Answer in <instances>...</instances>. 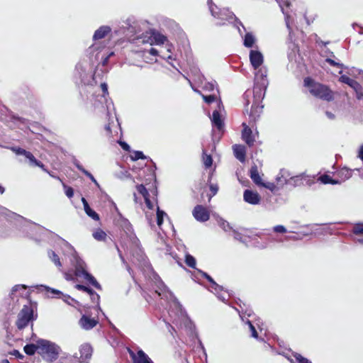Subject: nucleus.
Here are the masks:
<instances>
[{"mask_svg":"<svg viewBox=\"0 0 363 363\" xmlns=\"http://www.w3.org/2000/svg\"><path fill=\"white\" fill-rule=\"evenodd\" d=\"M111 31V28L108 26H100L93 35V40H99L104 38Z\"/></svg>","mask_w":363,"mask_h":363,"instance_id":"nucleus-25","label":"nucleus"},{"mask_svg":"<svg viewBox=\"0 0 363 363\" xmlns=\"http://www.w3.org/2000/svg\"><path fill=\"white\" fill-rule=\"evenodd\" d=\"M118 143L124 150L128 151L130 150V146L125 142L119 141Z\"/></svg>","mask_w":363,"mask_h":363,"instance_id":"nucleus-64","label":"nucleus"},{"mask_svg":"<svg viewBox=\"0 0 363 363\" xmlns=\"http://www.w3.org/2000/svg\"><path fill=\"white\" fill-rule=\"evenodd\" d=\"M255 35L251 32H247L243 37V45L247 48H252L256 42Z\"/></svg>","mask_w":363,"mask_h":363,"instance_id":"nucleus-31","label":"nucleus"},{"mask_svg":"<svg viewBox=\"0 0 363 363\" xmlns=\"http://www.w3.org/2000/svg\"><path fill=\"white\" fill-rule=\"evenodd\" d=\"M304 86L309 89V91H330L328 87L317 83L311 77H306L303 80Z\"/></svg>","mask_w":363,"mask_h":363,"instance_id":"nucleus-20","label":"nucleus"},{"mask_svg":"<svg viewBox=\"0 0 363 363\" xmlns=\"http://www.w3.org/2000/svg\"><path fill=\"white\" fill-rule=\"evenodd\" d=\"M273 230L277 233H286V228L281 225H276L273 228Z\"/></svg>","mask_w":363,"mask_h":363,"instance_id":"nucleus-59","label":"nucleus"},{"mask_svg":"<svg viewBox=\"0 0 363 363\" xmlns=\"http://www.w3.org/2000/svg\"><path fill=\"white\" fill-rule=\"evenodd\" d=\"M199 272L211 283V291L217 295L218 298L223 301H225L228 297L229 296L227 292H223L220 294L223 289V287L218 285L217 283L214 281V280L206 273L199 270Z\"/></svg>","mask_w":363,"mask_h":363,"instance_id":"nucleus-11","label":"nucleus"},{"mask_svg":"<svg viewBox=\"0 0 363 363\" xmlns=\"http://www.w3.org/2000/svg\"><path fill=\"white\" fill-rule=\"evenodd\" d=\"M82 203L84 205V211L86 212V213L89 217H91L92 219H94L95 220H99V215L94 210H92L90 208V206H89V203L86 201V200L84 198H82Z\"/></svg>","mask_w":363,"mask_h":363,"instance_id":"nucleus-34","label":"nucleus"},{"mask_svg":"<svg viewBox=\"0 0 363 363\" xmlns=\"http://www.w3.org/2000/svg\"><path fill=\"white\" fill-rule=\"evenodd\" d=\"M137 191L140 194L142 195L145 200V206L147 208L148 211H145L146 218L147 219L150 225H152V216L153 215V211L155 210V206H156V211H157V224L158 226H161L164 218L167 216V213L161 211L158 206L157 205V199L153 197L152 199L150 198V194L145 188V186L143 184L136 186Z\"/></svg>","mask_w":363,"mask_h":363,"instance_id":"nucleus-4","label":"nucleus"},{"mask_svg":"<svg viewBox=\"0 0 363 363\" xmlns=\"http://www.w3.org/2000/svg\"><path fill=\"white\" fill-rule=\"evenodd\" d=\"M51 294L53 295H62V298L63 301L66 303H67L69 305H73L74 303H76L77 301L72 298L69 296L63 295L60 291L55 290V289H50Z\"/></svg>","mask_w":363,"mask_h":363,"instance_id":"nucleus-38","label":"nucleus"},{"mask_svg":"<svg viewBox=\"0 0 363 363\" xmlns=\"http://www.w3.org/2000/svg\"><path fill=\"white\" fill-rule=\"evenodd\" d=\"M48 256L52 262L58 267H62V264L60 262V258L58 255L53 251L50 250L48 252Z\"/></svg>","mask_w":363,"mask_h":363,"instance_id":"nucleus-44","label":"nucleus"},{"mask_svg":"<svg viewBox=\"0 0 363 363\" xmlns=\"http://www.w3.org/2000/svg\"><path fill=\"white\" fill-rule=\"evenodd\" d=\"M308 177L304 173L296 176L291 174L288 185L293 186H300L303 184V181L306 180Z\"/></svg>","mask_w":363,"mask_h":363,"instance_id":"nucleus-28","label":"nucleus"},{"mask_svg":"<svg viewBox=\"0 0 363 363\" xmlns=\"http://www.w3.org/2000/svg\"><path fill=\"white\" fill-rule=\"evenodd\" d=\"M79 357L74 356L75 358L78 359L79 362H85L86 359L91 358L92 354V347L89 344L84 343L79 347Z\"/></svg>","mask_w":363,"mask_h":363,"instance_id":"nucleus-21","label":"nucleus"},{"mask_svg":"<svg viewBox=\"0 0 363 363\" xmlns=\"http://www.w3.org/2000/svg\"><path fill=\"white\" fill-rule=\"evenodd\" d=\"M247 323L249 325L250 331H251V336L254 338L257 339L258 338V334L255 329V327L253 324H252L251 321L247 320Z\"/></svg>","mask_w":363,"mask_h":363,"instance_id":"nucleus-53","label":"nucleus"},{"mask_svg":"<svg viewBox=\"0 0 363 363\" xmlns=\"http://www.w3.org/2000/svg\"><path fill=\"white\" fill-rule=\"evenodd\" d=\"M99 48V46L98 45L94 44L88 48L87 52H88L89 55H94V51L98 50Z\"/></svg>","mask_w":363,"mask_h":363,"instance_id":"nucleus-62","label":"nucleus"},{"mask_svg":"<svg viewBox=\"0 0 363 363\" xmlns=\"http://www.w3.org/2000/svg\"><path fill=\"white\" fill-rule=\"evenodd\" d=\"M291 174L286 169H281L276 177V182L278 185L283 186L289 184Z\"/></svg>","mask_w":363,"mask_h":363,"instance_id":"nucleus-24","label":"nucleus"},{"mask_svg":"<svg viewBox=\"0 0 363 363\" xmlns=\"http://www.w3.org/2000/svg\"><path fill=\"white\" fill-rule=\"evenodd\" d=\"M293 356L298 363H311L308 359L302 357L300 354L295 353Z\"/></svg>","mask_w":363,"mask_h":363,"instance_id":"nucleus-51","label":"nucleus"},{"mask_svg":"<svg viewBox=\"0 0 363 363\" xmlns=\"http://www.w3.org/2000/svg\"><path fill=\"white\" fill-rule=\"evenodd\" d=\"M98 323V319L91 318L89 315L84 314L79 320V325L83 330H89L94 328Z\"/></svg>","mask_w":363,"mask_h":363,"instance_id":"nucleus-15","label":"nucleus"},{"mask_svg":"<svg viewBox=\"0 0 363 363\" xmlns=\"http://www.w3.org/2000/svg\"><path fill=\"white\" fill-rule=\"evenodd\" d=\"M250 172L252 180L255 184L260 186V185L262 184V180L260 175L259 174L257 167L256 165L252 166Z\"/></svg>","mask_w":363,"mask_h":363,"instance_id":"nucleus-33","label":"nucleus"},{"mask_svg":"<svg viewBox=\"0 0 363 363\" xmlns=\"http://www.w3.org/2000/svg\"><path fill=\"white\" fill-rule=\"evenodd\" d=\"M194 218L200 222L207 221L210 218V214L206 208L201 205H197L192 211Z\"/></svg>","mask_w":363,"mask_h":363,"instance_id":"nucleus-13","label":"nucleus"},{"mask_svg":"<svg viewBox=\"0 0 363 363\" xmlns=\"http://www.w3.org/2000/svg\"><path fill=\"white\" fill-rule=\"evenodd\" d=\"M353 233L354 234H363V223L356 224L353 228Z\"/></svg>","mask_w":363,"mask_h":363,"instance_id":"nucleus-54","label":"nucleus"},{"mask_svg":"<svg viewBox=\"0 0 363 363\" xmlns=\"http://www.w3.org/2000/svg\"><path fill=\"white\" fill-rule=\"evenodd\" d=\"M152 45H164L165 42L167 41V38L165 35L161 34L160 33L156 31L155 30H152Z\"/></svg>","mask_w":363,"mask_h":363,"instance_id":"nucleus-30","label":"nucleus"},{"mask_svg":"<svg viewBox=\"0 0 363 363\" xmlns=\"http://www.w3.org/2000/svg\"><path fill=\"white\" fill-rule=\"evenodd\" d=\"M11 150L18 155H23L25 157L28 151L21 147H12Z\"/></svg>","mask_w":363,"mask_h":363,"instance_id":"nucleus-57","label":"nucleus"},{"mask_svg":"<svg viewBox=\"0 0 363 363\" xmlns=\"http://www.w3.org/2000/svg\"><path fill=\"white\" fill-rule=\"evenodd\" d=\"M185 262L189 267L191 268L196 267V262L195 258L189 254L186 255L185 256Z\"/></svg>","mask_w":363,"mask_h":363,"instance_id":"nucleus-48","label":"nucleus"},{"mask_svg":"<svg viewBox=\"0 0 363 363\" xmlns=\"http://www.w3.org/2000/svg\"><path fill=\"white\" fill-rule=\"evenodd\" d=\"M232 233H233V236L234 237V238L235 240H238L242 242H247V239L246 238H243L241 233L238 232L235 229H233L232 230Z\"/></svg>","mask_w":363,"mask_h":363,"instance_id":"nucleus-50","label":"nucleus"},{"mask_svg":"<svg viewBox=\"0 0 363 363\" xmlns=\"http://www.w3.org/2000/svg\"><path fill=\"white\" fill-rule=\"evenodd\" d=\"M33 316V310L30 306H24L18 314L16 325L18 328H25Z\"/></svg>","mask_w":363,"mask_h":363,"instance_id":"nucleus-10","label":"nucleus"},{"mask_svg":"<svg viewBox=\"0 0 363 363\" xmlns=\"http://www.w3.org/2000/svg\"><path fill=\"white\" fill-rule=\"evenodd\" d=\"M243 127L242 138L249 146H252L255 140V136L252 135V130L245 123H243Z\"/></svg>","mask_w":363,"mask_h":363,"instance_id":"nucleus-23","label":"nucleus"},{"mask_svg":"<svg viewBox=\"0 0 363 363\" xmlns=\"http://www.w3.org/2000/svg\"><path fill=\"white\" fill-rule=\"evenodd\" d=\"M249 58L250 64L255 69L259 68L264 62L262 53L257 50H251L250 51Z\"/></svg>","mask_w":363,"mask_h":363,"instance_id":"nucleus-16","label":"nucleus"},{"mask_svg":"<svg viewBox=\"0 0 363 363\" xmlns=\"http://www.w3.org/2000/svg\"><path fill=\"white\" fill-rule=\"evenodd\" d=\"M75 77L80 79V83L84 85H92L95 82V77L91 72L87 69V65L83 63H78L76 65Z\"/></svg>","mask_w":363,"mask_h":363,"instance_id":"nucleus-8","label":"nucleus"},{"mask_svg":"<svg viewBox=\"0 0 363 363\" xmlns=\"http://www.w3.org/2000/svg\"><path fill=\"white\" fill-rule=\"evenodd\" d=\"M202 97L206 104H210L213 102H216L218 104V108H219V104L223 105L221 104V101H220V96L218 95H216V94L208 95V96L202 95Z\"/></svg>","mask_w":363,"mask_h":363,"instance_id":"nucleus-36","label":"nucleus"},{"mask_svg":"<svg viewBox=\"0 0 363 363\" xmlns=\"http://www.w3.org/2000/svg\"><path fill=\"white\" fill-rule=\"evenodd\" d=\"M27 296L26 286L24 285H16L15 286L11 293L12 299L18 297H26Z\"/></svg>","mask_w":363,"mask_h":363,"instance_id":"nucleus-27","label":"nucleus"},{"mask_svg":"<svg viewBox=\"0 0 363 363\" xmlns=\"http://www.w3.org/2000/svg\"><path fill=\"white\" fill-rule=\"evenodd\" d=\"M122 33L132 38L141 32L140 23L130 16L122 21Z\"/></svg>","mask_w":363,"mask_h":363,"instance_id":"nucleus-7","label":"nucleus"},{"mask_svg":"<svg viewBox=\"0 0 363 363\" xmlns=\"http://www.w3.org/2000/svg\"><path fill=\"white\" fill-rule=\"evenodd\" d=\"M9 217L16 220H24L23 218L12 212H9Z\"/></svg>","mask_w":363,"mask_h":363,"instance_id":"nucleus-63","label":"nucleus"},{"mask_svg":"<svg viewBox=\"0 0 363 363\" xmlns=\"http://www.w3.org/2000/svg\"><path fill=\"white\" fill-rule=\"evenodd\" d=\"M162 289H160V291H156L159 296H161L162 298H170L171 302V309L169 312V315L173 318V323L175 324H180L182 325V323H184L185 325L189 323L190 321L186 314V312L182 309L181 304L176 299V298L173 296V294L169 291L167 286L163 284Z\"/></svg>","mask_w":363,"mask_h":363,"instance_id":"nucleus-3","label":"nucleus"},{"mask_svg":"<svg viewBox=\"0 0 363 363\" xmlns=\"http://www.w3.org/2000/svg\"><path fill=\"white\" fill-rule=\"evenodd\" d=\"M93 237L98 241H104L106 238V233L101 229H97L93 233Z\"/></svg>","mask_w":363,"mask_h":363,"instance_id":"nucleus-43","label":"nucleus"},{"mask_svg":"<svg viewBox=\"0 0 363 363\" xmlns=\"http://www.w3.org/2000/svg\"><path fill=\"white\" fill-rule=\"evenodd\" d=\"M203 162L206 168H209L211 167L213 163L212 157L210 155L206 154V152H203Z\"/></svg>","mask_w":363,"mask_h":363,"instance_id":"nucleus-47","label":"nucleus"},{"mask_svg":"<svg viewBox=\"0 0 363 363\" xmlns=\"http://www.w3.org/2000/svg\"><path fill=\"white\" fill-rule=\"evenodd\" d=\"M65 250L70 256V262L75 267L74 275L76 277H82L86 281L92 284L96 289H101L100 284L95 278L86 270V264L78 256L74 248L68 242L64 243Z\"/></svg>","mask_w":363,"mask_h":363,"instance_id":"nucleus-2","label":"nucleus"},{"mask_svg":"<svg viewBox=\"0 0 363 363\" xmlns=\"http://www.w3.org/2000/svg\"><path fill=\"white\" fill-rule=\"evenodd\" d=\"M63 186L65 190V194L68 198H72L74 196V190L72 187L66 186L63 184Z\"/></svg>","mask_w":363,"mask_h":363,"instance_id":"nucleus-56","label":"nucleus"},{"mask_svg":"<svg viewBox=\"0 0 363 363\" xmlns=\"http://www.w3.org/2000/svg\"><path fill=\"white\" fill-rule=\"evenodd\" d=\"M340 82L349 85L351 88L354 89V91H357L359 86V84L357 82L350 78L347 75H341L340 77Z\"/></svg>","mask_w":363,"mask_h":363,"instance_id":"nucleus-35","label":"nucleus"},{"mask_svg":"<svg viewBox=\"0 0 363 363\" xmlns=\"http://www.w3.org/2000/svg\"><path fill=\"white\" fill-rule=\"evenodd\" d=\"M152 30L150 29L142 34H138L132 39L135 43L149 44L152 45Z\"/></svg>","mask_w":363,"mask_h":363,"instance_id":"nucleus-18","label":"nucleus"},{"mask_svg":"<svg viewBox=\"0 0 363 363\" xmlns=\"http://www.w3.org/2000/svg\"><path fill=\"white\" fill-rule=\"evenodd\" d=\"M314 97L317 99H320L322 100H325L327 101H330L335 98V94L339 92H312Z\"/></svg>","mask_w":363,"mask_h":363,"instance_id":"nucleus-32","label":"nucleus"},{"mask_svg":"<svg viewBox=\"0 0 363 363\" xmlns=\"http://www.w3.org/2000/svg\"><path fill=\"white\" fill-rule=\"evenodd\" d=\"M233 148L235 157L241 162H244L245 160V147L240 145H235Z\"/></svg>","mask_w":363,"mask_h":363,"instance_id":"nucleus-29","label":"nucleus"},{"mask_svg":"<svg viewBox=\"0 0 363 363\" xmlns=\"http://www.w3.org/2000/svg\"><path fill=\"white\" fill-rule=\"evenodd\" d=\"M24 352L28 355H32L35 354V352H38V340L36 342V344L26 345L24 347Z\"/></svg>","mask_w":363,"mask_h":363,"instance_id":"nucleus-39","label":"nucleus"},{"mask_svg":"<svg viewBox=\"0 0 363 363\" xmlns=\"http://www.w3.org/2000/svg\"><path fill=\"white\" fill-rule=\"evenodd\" d=\"M130 157H131V159L133 160H138L139 159H144L145 158V155L140 151H134L132 153Z\"/></svg>","mask_w":363,"mask_h":363,"instance_id":"nucleus-52","label":"nucleus"},{"mask_svg":"<svg viewBox=\"0 0 363 363\" xmlns=\"http://www.w3.org/2000/svg\"><path fill=\"white\" fill-rule=\"evenodd\" d=\"M262 187H264L270 191H273L276 189V186L274 183L272 182H263L262 184L260 185Z\"/></svg>","mask_w":363,"mask_h":363,"instance_id":"nucleus-55","label":"nucleus"},{"mask_svg":"<svg viewBox=\"0 0 363 363\" xmlns=\"http://www.w3.org/2000/svg\"><path fill=\"white\" fill-rule=\"evenodd\" d=\"M25 158L28 160V164L30 167H38L44 172H48L45 165L40 161L38 160L30 152H27L25 155Z\"/></svg>","mask_w":363,"mask_h":363,"instance_id":"nucleus-26","label":"nucleus"},{"mask_svg":"<svg viewBox=\"0 0 363 363\" xmlns=\"http://www.w3.org/2000/svg\"><path fill=\"white\" fill-rule=\"evenodd\" d=\"M250 95H245V99H246L247 103L249 104L250 99L252 98V108H263L261 103L264 97V92H250Z\"/></svg>","mask_w":363,"mask_h":363,"instance_id":"nucleus-17","label":"nucleus"},{"mask_svg":"<svg viewBox=\"0 0 363 363\" xmlns=\"http://www.w3.org/2000/svg\"><path fill=\"white\" fill-rule=\"evenodd\" d=\"M76 167H77V169L79 170H80L82 172H83L86 176H87L97 186H99V184L98 182H96V180L95 179V178L94 177V176L90 173L88 171H86L85 169L83 168V167L79 163V162H75L74 163Z\"/></svg>","mask_w":363,"mask_h":363,"instance_id":"nucleus-41","label":"nucleus"},{"mask_svg":"<svg viewBox=\"0 0 363 363\" xmlns=\"http://www.w3.org/2000/svg\"><path fill=\"white\" fill-rule=\"evenodd\" d=\"M75 288L79 290L84 291L88 293L89 294H90L91 296H96L97 300L99 298V296L98 294H96L91 289H89L88 287H86L85 286H83L81 284H77L75 286Z\"/></svg>","mask_w":363,"mask_h":363,"instance_id":"nucleus-46","label":"nucleus"},{"mask_svg":"<svg viewBox=\"0 0 363 363\" xmlns=\"http://www.w3.org/2000/svg\"><path fill=\"white\" fill-rule=\"evenodd\" d=\"M318 180L320 181L323 184H337V182L332 179V178L327 175V174H324V175H322L320 176L319 178H318Z\"/></svg>","mask_w":363,"mask_h":363,"instance_id":"nucleus-49","label":"nucleus"},{"mask_svg":"<svg viewBox=\"0 0 363 363\" xmlns=\"http://www.w3.org/2000/svg\"><path fill=\"white\" fill-rule=\"evenodd\" d=\"M243 199L245 202L252 205H257L261 201V197L258 193L249 189L244 191Z\"/></svg>","mask_w":363,"mask_h":363,"instance_id":"nucleus-19","label":"nucleus"},{"mask_svg":"<svg viewBox=\"0 0 363 363\" xmlns=\"http://www.w3.org/2000/svg\"><path fill=\"white\" fill-rule=\"evenodd\" d=\"M113 52H109L108 55L104 56V55H101V62L104 66L106 65L108 61L109 57H111L112 55H113Z\"/></svg>","mask_w":363,"mask_h":363,"instance_id":"nucleus-60","label":"nucleus"},{"mask_svg":"<svg viewBox=\"0 0 363 363\" xmlns=\"http://www.w3.org/2000/svg\"><path fill=\"white\" fill-rule=\"evenodd\" d=\"M291 0H277V3L279 4V5L281 8V10L283 14L284 15L286 26L289 30V35H291V28L290 26V21H289L290 16H289V12L284 9V6H286V8L289 7V6L291 4Z\"/></svg>","mask_w":363,"mask_h":363,"instance_id":"nucleus-22","label":"nucleus"},{"mask_svg":"<svg viewBox=\"0 0 363 363\" xmlns=\"http://www.w3.org/2000/svg\"><path fill=\"white\" fill-rule=\"evenodd\" d=\"M218 224L225 232H232V230L233 229L228 222L221 218L218 219Z\"/></svg>","mask_w":363,"mask_h":363,"instance_id":"nucleus-42","label":"nucleus"},{"mask_svg":"<svg viewBox=\"0 0 363 363\" xmlns=\"http://www.w3.org/2000/svg\"><path fill=\"white\" fill-rule=\"evenodd\" d=\"M204 91H218V84L216 81L212 80L211 82H206L203 86Z\"/></svg>","mask_w":363,"mask_h":363,"instance_id":"nucleus-45","label":"nucleus"},{"mask_svg":"<svg viewBox=\"0 0 363 363\" xmlns=\"http://www.w3.org/2000/svg\"><path fill=\"white\" fill-rule=\"evenodd\" d=\"M92 96L94 99V105L95 106L97 107L99 104H106L108 109L107 116L108 120V124L105 125L106 135L108 138H113L114 135L118 134L121 128L116 114L109 111L111 107L113 106V103L111 100H108V92H102L97 95L92 94Z\"/></svg>","mask_w":363,"mask_h":363,"instance_id":"nucleus-1","label":"nucleus"},{"mask_svg":"<svg viewBox=\"0 0 363 363\" xmlns=\"http://www.w3.org/2000/svg\"><path fill=\"white\" fill-rule=\"evenodd\" d=\"M60 351V347L54 342L43 339L38 340V353L48 362L55 361Z\"/></svg>","mask_w":363,"mask_h":363,"instance_id":"nucleus-5","label":"nucleus"},{"mask_svg":"<svg viewBox=\"0 0 363 363\" xmlns=\"http://www.w3.org/2000/svg\"><path fill=\"white\" fill-rule=\"evenodd\" d=\"M223 106L219 104V108L213 111L211 120L213 127L217 128L218 130H221L224 126L222 111Z\"/></svg>","mask_w":363,"mask_h":363,"instance_id":"nucleus-12","label":"nucleus"},{"mask_svg":"<svg viewBox=\"0 0 363 363\" xmlns=\"http://www.w3.org/2000/svg\"><path fill=\"white\" fill-rule=\"evenodd\" d=\"M267 69L260 68L255 74V89L257 91H266L268 86V79L267 78Z\"/></svg>","mask_w":363,"mask_h":363,"instance_id":"nucleus-9","label":"nucleus"},{"mask_svg":"<svg viewBox=\"0 0 363 363\" xmlns=\"http://www.w3.org/2000/svg\"><path fill=\"white\" fill-rule=\"evenodd\" d=\"M208 5L212 16L218 20L217 26H224L226 22L232 23L236 19L235 14L228 9H219L212 0H208Z\"/></svg>","mask_w":363,"mask_h":363,"instance_id":"nucleus-6","label":"nucleus"},{"mask_svg":"<svg viewBox=\"0 0 363 363\" xmlns=\"http://www.w3.org/2000/svg\"><path fill=\"white\" fill-rule=\"evenodd\" d=\"M210 189L212 191V194L209 195L208 201L211 199V198L216 195L218 191V186L217 184H211L210 185Z\"/></svg>","mask_w":363,"mask_h":363,"instance_id":"nucleus-61","label":"nucleus"},{"mask_svg":"<svg viewBox=\"0 0 363 363\" xmlns=\"http://www.w3.org/2000/svg\"><path fill=\"white\" fill-rule=\"evenodd\" d=\"M337 174L341 180L345 181L352 177V170L348 168H342L338 171Z\"/></svg>","mask_w":363,"mask_h":363,"instance_id":"nucleus-37","label":"nucleus"},{"mask_svg":"<svg viewBox=\"0 0 363 363\" xmlns=\"http://www.w3.org/2000/svg\"><path fill=\"white\" fill-rule=\"evenodd\" d=\"M129 354L133 360V363H153L152 359L142 350H138L137 352L128 350Z\"/></svg>","mask_w":363,"mask_h":363,"instance_id":"nucleus-14","label":"nucleus"},{"mask_svg":"<svg viewBox=\"0 0 363 363\" xmlns=\"http://www.w3.org/2000/svg\"><path fill=\"white\" fill-rule=\"evenodd\" d=\"M325 61L330 64L331 66H333V67H341V68H343L345 67V65L342 63H339V62H335V60L330 59V58H327L325 60Z\"/></svg>","mask_w":363,"mask_h":363,"instance_id":"nucleus-58","label":"nucleus"},{"mask_svg":"<svg viewBox=\"0 0 363 363\" xmlns=\"http://www.w3.org/2000/svg\"><path fill=\"white\" fill-rule=\"evenodd\" d=\"M143 56L145 59L146 62H148L147 59L148 58L147 55H150L153 57L159 56V51L153 48H150V49H145L142 51Z\"/></svg>","mask_w":363,"mask_h":363,"instance_id":"nucleus-40","label":"nucleus"}]
</instances>
